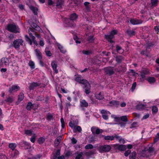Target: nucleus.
Here are the masks:
<instances>
[{
	"mask_svg": "<svg viewBox=\"0 0 159 159\" xmlns=\"http://www.w3.org/2000/svg\"><path fill=\"white\" fill-rule=\"evenodd\" d=\"M36 55L38 59L39 60L41 59H42V57L41 52L39 50L36 49L35 50Z\"/></svg>",
	"mask_w": 159,
	"mask_h": 159,
	"instance_id": "nucleus-22",
	"label": "nucleus"
},
{
	"mask_svg": "<svg viewBox=\"0 0 159 159\" xmlns=\"http://www.w3.org/2000/svg\"><path fill=\"white\" fill-rule=\"evenodd\" d=\"M85 148L86 149H91L93 148V145L91 144L87 145Z\"/></svg>",
	"mask_w": 159,
	"mask_h": 159,
	"instance_id": "nucleus-55",
	"label": "nucleus"
},
{
	"mask_svg": "<svg viewBox=\"0 0 159 159\" xmlns=\"http://www.w3.org/2000/svg\"><path fill=\"white\" fill-rule=\"evenodd\" d=\"M25 133L26 134L30 136H31L34 134L33 133L32 131L30 130H25Z\"/></svg>",
	"mask_w": 159,
	"mask_h": 159,
	"instance_id": "nucleus-48",
	"label": "nucleus"
},
{
	"mask_svg": "<svg viewBox=\"0 0 159 159\" xmlns=\"http://www.w3.org/2000/svg\"><path fill=\"white\" fill-rule=\"evenodd\" d=\"M77 124V123L76 124H75L74 121H70L69 123V125L72 129H73L75 128V126L77 125H76Z\"/></svg>",
	"mask_w": 159,
	"mask_h": 159,
	"instance_id": "nucleus-33",
	"label": "nucleus"
},
{
	"mask_svg": "<svg viewBox=\"0 0 159 159\" xmlns=\"http://www.w3.org/2000/svg\"><path fill=\"white\" fill-rule=\"evenodd\" d=\"M19 154V152L17 150H15L11 152V157L12 158L16 157Z\"/></svg>",
	"mask_w": 159,
	"mask_h": 159,
	"instance_id": "nucleus-21",
	"label": "nucleus"
},
{
	"mask_svg": "<svg viewBox=\"0 0 159 159\" xmlns=\"http://www.w3.org/2000/svg\"><path fill=\"white\" fill-rule=\"evenodd\" d=\"M74 40L75 41V42L76 43L78 44L80 43V41L79 40V39L77 38V36H76L74 38Z\"/></svg>",
	"mask_w": 159,
	"mask_h": 159,
	"instance_id": "nucleus-63",
	"label": "nucleus"
},
{
	"mask_svg": "<svg viewBox=\"0 0 159 159\" xmlns=\"http://www.w3.org/2000/svg\"><path fill=\"white\" fill-rule=\"evenodd\" d=\"M75 80L76 81L83 84H84L85 83H86V82H85V81H88L87 80H86L83 79L82 77L80 75H79L78 76V77L76 78L75 79Z\"/></svg>",
	"mask_w": 159,
	"mask_h": 159,
	"instance_id": "nucleus-14",
	"label": "nucleus"
},
{
	"mask_svg": "<svg viewBox=\"0 0 159 159\" xmlns=\"http://www.w3.org/2000/svg\"><path fill=\"white\" fill-rule=\"evenodd\" d=\"M159 139V133H157L156 136L155 138L154 139V142H157Z\"/></svg>",
	"mask_w": 159,
	"mask_h": 159,
	"instance_id": "nucleus-62",
	"label": "nucleus"
},
{
	"mask_svg": "<svg viewBox=\"0 0 159 159\" xmlns=\"http://www.w3.org/2000/svg\"><path fill=\"white\" fill-rule=\"evenodd\" d=\"M31 26L32 28H30L29 30V33L30 32H32L34 33L35 30H39L40 28L39 26L35 23H33L30 25Z\"/></svg>",
	"mask_w": 159,
	"mask_h": 159,
	"instance_id": "nucleus-7",
	"label": "nucleus"
},
{
	"mask_svg": "<svg viewBox=\"0 0 159 159\" xmlns=\"http://www.w3.org/2000/svg\"><path fill=\"white\" fill-rule=\"evenodd\" d=\"M26 40L29 42L30 45H32V40L30 39L27 35L25 36Z\"/></svg>",
	"mask_w": 159,
	"mask_h": 159,
	"instance_id": "nucleus-52",
	"label": "nucleus"
},
{
	"mask_svg": "<svg viewBox=\"0 0 159 159\" xmlns=\"http://www.w3.org/2000/svg\"><path fill=\"white\" fill-rule=\"evenodd\" d=\"M77 155L75 157V159H83L82 158V156L83 155V152H77Z\"/></svg>",
	"mask_w": 159,
	"mask_h": 159,
	"instance_id": "nucleus-27",
	"label": "nucleus"
},
{
	"mask_svg": "<svg viewBox=\"0 0 159 159\" xmlns=\"http://www.w3.org/2000/svg\"><path fill=\"white\" fill-rule=\"evenodd\" d=\"M123 60V58L121 56H117L116 57V60L118 63H120Z\"/></svg>",
	"mask_w": 159,
	"mask_h": 159,
	"instance_id": "nucleus-38",
	"label": "nucleus"
},
{
	"mask_svg": "<svg viewBox=\"0 0 159 159\" xmlns=\"http://www.w3.org/2000/svg\"><path fill=\"white\" fill-rule=\"evenodd\" d=\"M39 44L41 46H43L44 45V41L42 39H41L39 42Z\"/></svg>",
	"mask_w": 159,
	"mask_h": 159,
	"instance_id": "nucleus-64",
	"label": "nucleus"
},
{
	"mask_svg": "<svg viewBox=\"0 0 159 159\" xmlns=\"http://www.w3.org/2000/svg\"><path fill=\"white\" fill-rule=\"evenodd\" d=\"M153 151V148L152 147H150L148 149L145 148L144 150L140 152V156L143 157H148L151 155V153Z\"/></svg>",
	"mask_w": 159,
	"mask_h": 159,
	"instance_id": "nucleus-1",
	"label": "nucleus"
},
{
	"mask_svg": "<svg viewBox=\"0 0 159 159\" xmlns=\"http://www.w3.org/2000/svg\"><path fill=\"white\" fill-rule=\"evenodd\" d=\"M29 65L31 69H34L35 68V64L34 62L30 61L29 63Z\"/></svg>",
	"mask_w": 159,
	"mask_h": 159,
	"instance_id": "nucleus-45",
	"label": "nucleus"
},
{
	"mask_svg": "<svg viewBox=\"0 0 159 159\" xmlns=\"http://www.w3.org/2000/svg\"><path fill=\"white\" fill-rule=\"evenodd\" d=\"M101 113L102 114V117L105 120H107L108 119V114H110V113L109 111H107L104 110H102L101 111Z\"/></svg>",
	"mask_w": 159,
	"mask_h": 159,
	"instance_id": "nucleus-13",
	"label": "nucleus"
},
{
	"mask_svg": "<svg viewBox=\"0 0 159 159\" xmlns=\"http://www.w3.org/2000/svg\"><path fill=\"white\" fill-rule=\"evenodd\" d=\"M57 45L58 49L60 50L61 52L63 53H65L66 52V50L64 49L62 45L58 43H57Z\"/></svg>",
	"mask_w": 159,
	"mask_h": 159,
	"instance_id": "nucleus-23",
	"label": "nucleus"
},
{
	"mask_svg": "<svg viewBox=\"0 0 159 159\" xmlns=\"http://www.w3.org/2000/svg\"><path fill=\"white\" fill-rule=\"evenodd\" d=\"M152 110L153 113H156L158 109L157 107L154 106L152 107Z\"/></svg>",
	"mask_w": 159,
	"mask_h": 159,
	"instance_id": "nucleus-50",
	"label": "nucleus"
},
{
	"mask_svg": "<svg viewBox=\"0 0 159 159\" xmlns=\"http://www.w3.org/2000/svg\"><path fill=\"white\" fill-rule=\"evenodd\" d=\"M105 72L107 74L111 75L114 73V71L113 67H108L104 68Z\"/></svg>",
	"mask_w": 159,
	"mask_h": 159,
	"instance_id": "nucleus-9",
	"label": "nucleus"
},
{
	"mask_svg": "<svg viewBox=\"0 0 159 159\" xmlns=\"http://www.w3.org/2000/svg\"><path fill=\"white\" fill-rule=\"evenodd\" d=\"M53 115L50 114H48L47 115V119L49 120H51L53 119Z\"/></svg>",
	"mask_w": 159,
	"mask_h": 159,
	"instance_id": "nucleus-46",
	"label": "nucleus"
},
{
	"mask_svg": "<svg viewBox=\"0 0 159 159\" xmlns=\"http://www.w3.org/2000/svg\"><path fill=\"white\" fill-rule=\"evenodd\" d=\"M113 147L116 149H118L120 151H124L126 149V147L124 145H119L115 144L113 145Z\"/></svg>",
	"mask_w": 159,
	"mask_h": 159,
	"instance_id": "nucleus-8",
	"label": "nucleus"
},
{
	"mask_svg": "<svg viewBox=\"0 0 159 159\" xmlns=\"http://www.w3.org/2000/svg\"><path fill=\"white\" fill-rule=\"evenodd\" d=\"M95 96L96 98L98 100H102L104 98L103 93L102 92L96 93Z\"/></svg>",
	"mask_w": 159,
	"mask_h": 159,
	"instance_id": "nucleus-17",
	"label": "nucleus"
},
{
	"mask_svg": "<svg viewBox=\"0 0 159 159\" xmlns=\"http://www.w3.org/2000/svg\"><path fill=\"white\" fill-rule=\"evenodd\" d=\"M20 87L17 85H13L10 88L9 92L12 93L13 92H16L19 90Z\"/></svg>",
	"mask_w": 159,
	"mask_h": 159,
	"instance_id": "nucleus-12",
	"label": "nucleus"
},
{
	"mask_svg": "<svg viewBox=\"0 0 159 159\" xmlns=\"http://www.w3.org/2000/svg\"><path fill=\"white\" fill-rule=\"evenodd\" d=\"M130 22L133 25L138 24L139 23L138 20L134 19H131L130 20Z\"/></svg>",
	"mask_w": 159,
	"mask_h": 159,
	"instance_id": "nucleus-26",
	"label": "nucleus"
},
{
	"mask_svg": "<svg viewBox=\"0 0 159 159\" xmlns=\"http://www.w3.org/2000/svg\"><path fill=\"white\" fill-rule=\"evenodd\" d=\"M136 86V83L135 82L133 83L132 84V87L131 89V90L132 92H133L134 89H135V87Z\"/></svg>",
	"mask_w": 159,
	"mask_h": 159,
	"instance_id": "nucleus-60",
	"label": "nucleus"
},
{
	"mask_svg": "<svg viewBox=\"0 0 159 159\" xmlns=\"http://www.w3.org/2000/svg\"><path fill=\"white\" fill-rule=\"evenodd\" d=\"M29 35H30L34 44L37 45L38 44L36 41L35 39V37L34 36L32 35V34L31 33H29Z\"/></svg>",
	"mask_w": 159,
	"mask_h": 159,
	"instance_id": "nucleus-29",
	"label": "nucleus"
},
{
	"mask_svg": "<svg viewBox=\"0 0 159 159\" xmlns=\"http://www.w3.org/2000/svg\"><path fill=\"white\" fill-rule=\"evenodd\" d=\"M24 98V94L22 93H20L18 96V101L21 102L23 100Z\"/></svg>",
	"mask_w": 159,
	"mask_h": 159,
	"instance_id": "nucleus-30",
	"label": "nucleus"
},
{
	"mask_svg": "<svg viewBox=\"0 0 159 159\" xmlns=\"http://www.w3.org/2000/svg\"><path fill=\"white\" fill-rule=\"evenodd\" d=\"M45 141V139L44 138H43V137H40L39 138L38 140V143L40 144H41L43 143Z\"/></svg>",
	"mask_w": 159,
	"mask_h": 159,
	"instance_id": "nucleus-47",
	"label": "nucleus"
},
{
	"mask_svg": "<svg viewBox=\"0 0 159 159\" xmlns=\"http://www.w3.org/2000/svg\"><path fill=\"white\" fill-rule=\"evenodd\" d=\"M136 155V152H133L130 155V159H135Z\"/></svg>",
	"mask_w": 159,
	"mask_h": 159,
	"instance_id": "nucleus-37",
	"label": "nucleus"
},
{
	"mask_svg": "<svg viewBox=\"0 0 159 159\" xmlns=\"http://www.w3.org/2000/svg\"><path fill=\"white\" fill-rule=\"evenodd\" d=\"M105 139L106 140H112L114 139V137L113 136H107L104 137Z\"/></svg>",
	"mask_w": 159,
	"mask_h": 159,
	"instance_id": "nucleus-40",
	"label": "nucleus"
},
{
	"mask_svg": "<svg viewBox=\"0 0 159 159\" xmlns=\"http://www.w3.org/2000/svg\"><path fill=\"white\" fill-rule=\"evenodd\" d=\"M149 73V70H144L143 72L141 73V75L142 78L143 79L145 78V75H148Z\"/></svg>",
	"mask_w": 159,
	"mask_h": 159,
	"instance_id": "nucleus-25",
	"label": "nucleus"
},
{
	"mask_svg": "<svg viewBox=\"0 0 159 159\" xmlns=\"http://www.w3.org/2000/svg\"><path fill=\"white\" fill-rule=\"evenodd\" d=\"M51 65L53 68V70L55 71V73L56 74L57 73H58V70L57 69V62L54 61H52Z\"/></svg>",
	"mask_w": 159,
	"mask_h": 159,
	"instance_id": "nucleus-15",
	"label": "nucleus"
},
{
	"mask_svg": "<svg viewBox=\"0 0 159 159\" xmlns=\"http://www.w3.org/2000/svg\"><path fill=\"white\" fill-rule=\"evenodd\" d=\"M117 31L115 30H113L112 31L109 35H105V38L110 43L113 42L112 39L114 38V35L117 34Z\"/></svg>",
	"mask_w": 159,
	"mask_h": 159,
	"instance_id": "nucleus-3",
	"label": "nucleus"
},
{
	"mask_svg": "<svg viewBox=\"0 0 159 159\" xmlns=\"http://www.w3.org/2000/svg\"><path fill=\"white\" fill-rule=\"evenodd\" d=\"M61 140V139L60 137H57L55 141V144H57V145H58L59 143Z\"/></svg>",
	"mask_w": 159,
	"mask_h": 159,
	"instance_id": "nucleus-53",
	"label": "nucleus"
},
{
	"mask_svg": "<svg viewBox=\"0 0 159 159\" xmlns=\"http://www.w3.org/2000/svg\"><path fill=\"white\" fill-rule=\"evenodd\" d=\"M158 0H151L152 6L155 7L157 5Z\"/></svg>",
	"mask_w": 159,
	"mask_h": 159,
	"instance_id": "nucleus-39",
	"label": "nucleus"
},
{
	"mask_svg": "<svg viewBox=\"0 0 159 159\" xmlns=\"http://www.w3.org/2000/svg\"><path fill=\"white\" fill-rule=\"evenodd\" d=\"M154 45V44L152 43H149L147 45V50L150 49Z\"/></svg>",
	"mask_w": 159,
	"mask_h": 159,
	"instance_id": "nucleus-57",
	"label": "nucleus"
},
{
	"mask_svg": "<svg viewBox=\"0 0 159 159\" xmlns=\"http://www.w3.org/2000/svg\"><path fill=\"white\" fill-rule=\"evenodd\" d=\"M16 146V144L15 143H13L9 144V147L13 151L14 150Z\"/></svg>",
	"mask_w": 159,
	"mask_h": 159,
	"instance_id": "nucleus-36",
	"label": "nucleus"
},
{
	"mask_svg": "<svg viewBox=\"0 0 159 159\" xmlns=\"http://www.w3.org/2000/svg\"><path fill=\"white\" fill-rule=\"evenodd\" d=\"M63 4L62 0H58L57 4V6L59 7H61Z\"/></svg>",
	"mask_w": 159,
	"mask_h": 159,
	"instance_id": "nucleus-43",
	"label": "nucleus"
},
{
	"mask_svg": "<svg viewBox=\"0 0 159 159\" xmlns=\"http://www.w3.org/2000/svg\"><path fill=\"white\" fill-rule=\"evenodd\" d=\"M89 3L88 2H85L84 3V5L87 8L88 10H89L90 9V7H89Z\"/></svg>",
	"mask_w": 159,
	"mask_h": 159,
	"instance_id": "nucleus-59",
	"label": "nucleus"
},
{
	"mask_svg": "<svg viewBox=\"0 0 159 159\" xmlns=\"http://www.w3.org/2000/svg\"><path fill=\"white\" fill-rule=\"evenodd\" d=\"M77 18V15L75 13L72 14L70 16V19L71 20H75Z\"/></svg>",
	"mask_w": 159,
	"mask_h": 159,
	"instance_id": "nucleus-34",
	"label": "nucleus"
},
{
	"mask_svg": "<svg viewBox=\"0 0 159 159\" xmlns=\"http://www.w3.org/2000/svg\"><path fill=\"white\" fill-rule=\"evenodd\" d=\"M117 119L118 120L120 119L121 120L125 122H127L128 121L127 118L126 116H122L118 118Z\"/></svg>",
	"mask_w": 159,
	"mask_h": 159,
	"instance_id": "nucleus-32",
	"label": "nucleus"
},
{
	"mask_svg": "<svg viewBox=\"0 0 159 159\" xmlns=\"http://www.w3.org/2000/svg\"><path fill=\"white\" fill-rule=\"evenodd\" d=\"M116 50L117 52L119 53H121L123 52V50L122 49V48L117 45L116 46Z\"/></svg>",
	"mask_w": 159,
	"mask_h": 159,
	"instance_id": "nucleus-28",
	"label": "nucleus"
},
{
	"mask_svg": "<svg viewBox=\"0 0 159 159\" xmlns=\"http://www.w3.org/2000/svg\"><path fill=\"white\" fill-rule=\"evenodd\" d=\"M32 105H33L31 102H29L27 105L26 109L28 110H30Z\"/></svg>",
	"mask_w": 159,
	"mask_h": 159,
	"instance_id": "nucleus-51",
	"label": "nucleus"
},
{
	"mask_svg": "<svg viewBox=\"0 0 159 159\" xmlns=\"http://www.w3.org/2000/svg\"><path fill=\"white\" fill-rule=\"evenodd\" d=\"M126 33L129 36H131L134 35L135 34V32L133 30H127Z\"/></svg>",
	"mask_w": 159,
	"mask_h": 159,
	"instance_id": "nucleus-20",
	"label": "nucleus"
},
{
	"mask_svg": "<svg viewBox=\"0 0 159 159\" xmlns=\"http://www.w3.org/2000/svg\"><path fill=\"white\" fill-rule=\"evenodd\" d=\"M147 80L151 84L154 83L156 81V80L154 77H150L147 79Z\"/></svg>",
	"mask_w": 159,
	"mask_h": 159,
	"instance_id": "nucleus-24",
	"label": "nucleus"
},
{
	"mask_svg": "<svg viewBox=\"0 0 159 159\" xmlns=\"http://www.w3.org/2000/svg\"><path fill=\"white\" fill-rule=\"evenodd\" d=\"M14 100V98L11 97H9L7 98V99L5 100L6 102H9L10 103H11Z\"/></svg>",
	"mask_w": 159,
	"mask_h": 159,
	"instance_id": "nucleus-35",
	"label": "nucleus"
},
{
	"mask_svg": "<svg viewBox=\"0 0 159 159\" xmlns=\"http://www.w3.org/2000/svg\"><path fill=\"white\" fill-rule=\"evenodd\" d=\"M111 106H114L116 107H118L120 105L119 101L116 100H112L110 101L109 102Z\"/></svg>",
	"mask_w": 159,
	"mask_h": 159,
	"instance_id": "nucleus-18",
	"label": "nucleus"
},
{
	"mask_svg": "<svg viewBox=\"0 0 159 159\" xmlns=\"http://www.w3.org/2000/svg\"><path fill=\"white\" fill-rule=\"evenodd\" d=\"M85 82H86V83L84 84V86L83 87L85 90L84 92L86 94H89L91 92V86L88 81H85Z\"/></svg>",
	"mask_w": 159,
	"mask_h": 159,
	"instance_id": "nucleus-5",
	"label": "nucleus"
},
{
	"mask_svg": "<svg viewBox=\"0 0 159 159\" xmlns=\"http://www.w3.org/2000/svg\"><path fill=\"white\" fill-rule=\"evenodd\" d=\"M94 154V152L92 151H89L85 153V155L86 156H90Z\"/></svg>",
	"mask_w": 159,
	"mask_h": 159,
	"instance_id": "nucleus-49",
	"label": "nucleus"
},
{
	"mask_svg": "<svg viewBox=\"0 0 159 159\" xmlns=\"http://www.w3.org/2000/svg\"><path fill=\"white\" fill-rule=\"evenodd\" d=\"M61 126L62 128H64L65 127V123L64 120L63 118H61Z\"/></svg>",
	"mask_w": 159,
	"mask_h": 159,
	"instance_id": "nucleus-54",
	"label": "nucleus"
},
{
	"mask_svg": "<svg viewBox=\"0 0 159 159\" xmlns=\"http://www.w3.org/2000/svg\"><path fill=\"white\" fill-rule=\"evenodd\" d=\"M9 64L8 60L5 58H2L1 60V62L0 63V67H3L4 66H6Z\"/></svg>",
	"mask_w": 159,
	"mask_h": 159,
	"instance_id": "nucleus-11",
	"label": "nucleus"
},
{
	"mask_svg": "<svg viewBox=\"0 0 159 159\" xmlns=\"http://www.w3.org/2000/svg\"><path fill=\"white\" fill-rule=\"evenodd\" d=\"M23 41L21 39H16L13 43V46L16 49L19 48L20 45H23Z\"/></svg>",
	"mask_w": 159,
	"mask_h": 159,
	"instance_id": "nucleus-6",
	"label": "nucleus"
},
{
	"mask_svg": "<svg viewBox=\"0 0 159 159\" xmlns=\"http://www.w3.org/2000/svg\"><path fill=\"white\" fill-rule=\"evenodd\" d=\"M94 39L93 38V36L91 35L87 39V41L89 43H92L93 42Z\"/></svg>",
	"mask_w": 159,
	"mask_h": 159,
	"instance_id": "nucleus-42",
	"label": "nucleus"
},
{
	"mask_svg": "<svg viewBox=\"0 0 159 159\" xmlns=\"http://www.w3.org/2000/svg\"><path fill=\"white\" fill-rule=\"evenodd\" d=\"M45 52L46 55L50 57L52 55V54L51 53V52L48 50V48H46L45 49Z\"/></svg>",
	"mask_w": 159,
	"mask_h": 159,
	"instance_id": "nucleus-44",
	"label": "nucleus"
},
{
	"mask_svg": "<svg viewBox=\"0 0 159 159\" xmlns=\"http://www.w3.org/2000/svg\"><path fill=\"white\" fill-rule=\"evenodd\" d=\"M7 30L11 32L17 33L19 32V29L17 26L14 24H9L7 26Z\"/></svg>",
	"mask_w": 159,
	"mask_h": 159,
	"instance_id": "nucleus-4",
	"label": "nucleus"
},
{
	"mask_svg": "<svg viewBox=\"0 0 159 159\" xmlns=\"http://www.w3.org/2000/svg\"><path fill=\"white\" fill-rule=\"evenodd\" d=\"M36 137V135L35 134H34L33 136L30 139V140L33 143H34L35 141V139Z\"/></svg>",
	"mask_w": 159,
	"mask_h": 159,
	"instance_id": "nucleus-58",
	"label": "nucleus"
},
{
	"mask_svg": "<svg viewBox=\"0 0 159 159\" xmlns=\"http://www.w3.org/2000/svg\"><path fill=\"white\" fill-rule=\"evenodd\" d=\"M98 128L96 127H93L91 128V130L93 134H95L97 131Z\"/></svg>",
	"mask_w": 159,
	"mask_h": 159,
	"instance_id": "nucleus-56",
	"label": "nucleus"
},
{
	"mask_svg": "<svg viewBox=\"0 0 159 159\" xmlns=\"http://www.w3.org/2000/svg\"><path fill=\"white\" fill-rule=\"evenodd\" d=\"M73 131L74 133H76L77 132H81L82 129L81 127L79 126L76 125L75 128L73 129Z\"/></svg>",
	"mask_w": 159,
	"mask_h": 159,
	"instance_id": "nucleus-19",
	"label": "nucleus"
},
{
	"mask_svg": "<svg viewBox=\"0 0 159 159\" xmlns=\"http://www.w3.org/2000/svg\"><path fill=\"white\" fill-rule=\"evenodd\" d=\"M40 84L39 82H32L30 84L29 87V89L31 90H34L35 88L40 85Z\"/></svg>",
	"mask_w": 159,
	"mask_h": 159,
	"instance_id": "nucleus-10",
	"label": "nucleus"
},
{
	"mask_svg": "<svg viewBox=\"0 0 159 159\" xmlns=\"http://www.w3.org/2000/svg\"><path fill=\"white\" fill-rule=\"evenodd\" d=\"M111 149V148L110 146L108 145L100 146L98 148V150L101 153L109 152Z\"/></svg>",
	"mask_w": 159,
	"mask_h": 159,
	"instance_id": "nucleus-2",
	"label": "nucleus"
},
{
	"mask_svg": "<svg viewBox=\"0 0 159 159\" xmlns=\"http://www.w3.org/2000/svg\"><path fill=\"white\" fill-rule=\"evenodd\" d=\"M30 8L33 11L35 15H36L37 14V11L38 9L37 8H35L33 6H31L30 7Z\"/></svg>",
	"mask_w": 159,
	"mask_h": 159,
	"instance_id": "nucleus-31",
	"label": "nucleus"
},
{
	"mask_svg": "<svg viewBox=\"0 0 159 159\" xmlns=\"http://www.w3.org/2000/svg\"><path fill=\"white\" fill-rule=\"evenodd\" d=\"M24 147L25 149H29L31 147L30 144L27 142H24Z\"/></svg>",
	"mask_w": 159,
	"mask_h": 159,
	"instance_id": "nucleus-41",
	"label": "nucleus"
},
{
	"mask_svg": "<svg viewBox=\"0 0 159 159\" xmlns=\"http://www.w3.org/2000/svg\"><path fill=\"white\" fill-rule=\"evenodd\" d=\"M72 154V152L70 151H67L65 153V156L66 157H69Z\"/></svg>",
	"mask_w": 159,
	"mask_h": 159,
	"instance_id": "nucleus-61",
	"label": "nucleus"
},
{
	"mask_svg": "<svg viewBox=\"0 0 159 159\" xmlns=\"http://www.w3.org/2000/svg\"><path fill=\"white\" fill-rule=\"evenodd\" d=\"M80 105L81 107H87L89 106V104L85 100L83 99L80 101Z\"/></svg>",
	"mask_w": 159,
	"mask_h": 159,
	"instance_id": "nucleus-16",
	"label": "nucleus"
}]
</instances>
